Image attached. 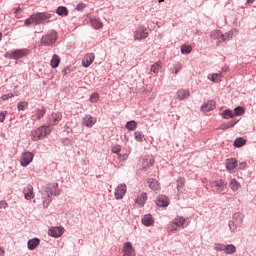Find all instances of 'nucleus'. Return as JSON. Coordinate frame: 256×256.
Listing matches in <instances>:
<instances>
[{
  "label": "nucleus",
  "instance_id": "31",
  "mask_svg": "<svg viewBox=\"0 0 256 256\" xmlns=\"http://www.w3.org/2000/svg\"><path fill=\"white\" fill-rule=\"evenodd\" d=\"M224 251L228 255H233V253L237 252V247H235V245H233V244H226L225 248H224Z\"/></svg>",
  "mask_w": 256,
  "mask_h": 256
},
{
  "label": "nucleus",
  "instance_id": "5",
  "mask_svg": "<svg viewBox=\"0 0 256 256\" xmlns=\"http://www.w3.org/2000/svg\"><path fill=\"white\" fill-rule=\"evenodd\" d=\"M29 53H31V50L27 48L16 49V50L7 52L5 57H7L8 59H13L15 61H18V59H23L24 57H27Z\"/></svg>",
  "mask_w": 256,
  "mask_h": 256
},
{
  "label": "nucleus",
  "instance_id": "45",
  "mask_svg": "<svg viewBox=\"0 0 256 256\" xmlns=\"http://www.w3.org/2000/svg\"><path fill=\"white\" fill-rule=\"evenodd\" d=\"M210 37L211 39H221V32L220 30H213L211 33H210Z\"/></svg>",
  "mask_w": 256,
  "mask_h": 256
},
{
  "label": "nucleus",
  "instance_id": "42",
  "mask_svg": "<svg viewBox=\"0 0 256 256\" xmlns=\"http://www.w3.org/2000/svg\"><path fill=\"white\" fill-rule=\"evenodd\" d=\"M219 77H221V73H214L211 75V77L208 76V79L213 83H219V81H221Z\"/></svg>",
  "mask_w": 256,
  "mask_h": 256
},
{
  "label": "nucleus",
  "instance_id": "28",
  "mask_svg": "<svg viewBox=\"0 0 256 256\" xmlns=\"http://www.w3.org/2000/svg\"><path fill=\"white\" fill-rule=\"evenodd\" d=\"M60 63H61V58L59 57V55L54 54L50 61V65H51L52 69H57V67H59Z\"/></svg>",
  "mask_w": 256,
  "mask_h": 256
},
{
  "label": "nucleus",
  "instance_id": "50",
  "mask_svg": "<svg viewBox=\"0 0 256 256\" xmlns=\"http://www.w3.org/2000/svg\"><path fill=\"white\" fill-rule=\"evenodd\" d=\"M9 207V204L5 200L0 201V209H7Z\"/></svg>",
  "mask_w": 256,
  "mask_h": 256
},
{
  "label": "nucleus",
  "instance_id": "22",
  "mask_svg": "<svg viewBox=\"0 0 256 256\" xmlns=\"http://www.w3.org/2000/svg\"><path fill=\"white\" fill-rule=\"evenodd\" d=\"M156 205H158V207H167L169 205V198L165 195L158 196Z\"/></svg>",
  "mask_w": 256,
  "mask_h": 256
},
{
  "label": "nucleus",
  "instance_id": "8",
  "mask_svg": "<svg viewBox=\"0 0 256 256\" xmlns=\"http://www.w3.org/2000/svg\"><path fill=\"white\" fill-rule=\"evenodd\" d=\"M33 157H35V155L31 152H24L22 153L21 157H20V165L21 167H27L29 166V164L33 161Z\"/></svg>",
  "mask_w": 256,
  "mask_h": 256
},
{
  "label": "nucleus",
  "instance_id": "52",
  "mask_svg": "<svg viewBox=\"0 0 256 256\" xmlns=\"http://www.w3.org/2000/svg\"><path fill=\"white\" fill-rule=\"evenodd\" d=\"M86 5L84 3H79L76 6L77 11H83V9H85Z\"/></svg>",
  "mask_w": 256,
  "mask_h": 256
},
{
  "label": "nucleus",
  "instance_id": "27",
  "mask_svg": "<svg viewBox=\"0 0 256 256\" xmlns=\"http://www.w3.org/2000/svg\"><path fill=\"white\" fill-rule=\"evenodd\" d=\"M61 119H63V115L60 112L53 113L50 120V125H57Z\"/></svg>",
  "mask_w": 256,
  "mask_h": 256
},
{
  "label": "nucleus",
  "instance_id": "56",
  "mask_svg": "<svg viewBox=\"0 0 256 256\" xmlns=\"http://www.w3.org/2000/svg\"><path fill=\"white\" fill-rule=\"evenodd\" d=\"M62 143L63 145H71V140H69V138H63Z\"/></svg>",
  "mask_w": 256,
  "mask_h": 256
},
{
  "label": "nucleus",
  "instance_id": "25",
  "mask_svg": "<svg viewBox=\"0 0 256 256\" xmlns=\"http://www.w3.org/2000/svg\"><path fill=\"white\" fill-rule=\"evenodd\" d=\"M136 203L140 207H145V203H147V193L143 192L136 198Z\"/></svg>",
  "mask_w": 256,
  "mask_h": 256
},
{
  "label": "nucleus",
  "instance_id": "9",
  "mask_svg": "<svg viewBox=\"0 0 256 256\" xmlns=\"http://www.w3.org/2000/svg\"><path fill=\"white\" fill-rule=\"evenodd\" d=\"M125 193H127V185L126 184H119L114 192L115 199H123L125 197Z\"/></svg>",
  "mask_w": 256,
  "mask_h": 256
},
{
  "label": "nucleus",
  "instance_id": "60",
  "mask_svg": "<svg viewBox=\"0 0 256 256\" xmlns=\"http://www.w3.org/2000/svg\"><path fill=\"white\" fill-rule=\"evenodd\" d=\"M2 37H3V34L0 32V41H1Z\"/></svg>",
  "mask_w": 256,
  "mask_h": 256
},
{
  "label": "nucleus",
  "instance_id": "43",
  "mask_svg": "<svg viewBox=\"0 0 256 256\" xmlns=\"http://www.w3.org/2000/svg\"><path fill=\"white\" fill-rule=\"evenodd\" d=\"M185 187V178L184 177H179L177 179V191H181Z\"/></svg>",
  "mask_w": 256,
  "mask_h": 256
},
{
  "label": "nucleus",
  "instance_id": "15",
  "mask_svg": "<svg viewBox=\"0 0 256 256\" xmlns=\"http://www.w3.org/2000/svg\"><path fill=\"white\" fill-rule=\"evenodd\" d=\"M93 61H95V54L94 53H89V54H86L84 56V58L82 59V67H89Z\"/></svg>",
  "mask_w": 256,
  "mask_h": 256
},
{
  "label": "nucleus",
  "instance_id": "35",
  "mask_svg": "<svg viewBox=\"0 0 256 256\" xmlns=\"http://www.w3.org/2000/svg\"><path fill=\"white\" fill-rule=\"evenodd\" d=\"M45 113H47V109L44 106H41L36 110L37 119H43L45 117Z\"/></svg>",
  "mask_w": 256,
  "mask_h": 256
},
{
  "label": "nucleus",
  "instance_id": "21",
  "mask_svg": "<svg viewBox=\"0 0 256 256\" xmlns=\"http://www.w3.org/2000/svg\"><path fill=\"white\" fill-rule=\"evenodd\" d=\"M237 167V159L229 158L226 160V169L229 173L233 172V170Z\"/></svg>",
  "mask_w": 256,
  "mask_h": 256
},
{
  "label": "nucleus",
  "instance_id": "44",
  "mask_svg": "<svg viewBox=\"0 0 256 256\" xmlns=\"http://www.w3.org/2000/svg\"><path fill=\"white\" fill-rule=\"evenodd\" d=\"M245 114V109L241 106H237L235 109H234V116L237 115L238 117H241V115H244Z\"/></svg>",
  "mask_w": 256,
  "mask_h": 256
},
{
  "label": "nucleus",
  "instance_id": "2",
  "mask_svg": "<svg viewBox=\"0 0 256 256\" xmlns=\"http://www.w3.org/2000/svg\"><path fill=\"white\" fill-rule=\"evenodd\" d=\"M51 133V129L49 126L42 125L35 130L31 131L30 137L32 141H41L45 139Z\"/></svg>",
  "mask_w": 256,
  "mask_h": 256
},
{
  "label": "nucleus",
  "instance_id": "17",
  "mask_svg": "<svg viewBox=\"0 0 256 256\" xmlns=\"http://www.w3.org/2000/svg\"><path fill=\"white\" fill-rule=\"evenodd\" d=\"M40 244H41V239L32 238V239L28 240L27 247H28L29 251H34V249H37V247H39Z\"/></svg>",
  "mask_w": 256,
  "mask_h": 256
},
{
  "label": "nucleus",
  "instance_id": "47",
  "mask_svg": "<svg viewBox=\"0 0 256 256\" xmlns=\"http://www.w3.org/2000/svg\"><path fill=\"white\" fill-rule=\"evenodd\" d=\"M181 69H183V66L181 65V63H177L176 65H174L172 73H175V75H177L179 71H181Z\"/></svg>",
  "mask_w": 256,
  "mask_h": 256
},
{
  "label": "nucleus",
  "instance_id": "11",
  "mask_svg": "<svg viewBox=\"0 0 256 256\" xmlns=\"http://www.w3.org/2000/svg\"><path fill=\"white\" fill-rule=\"evenodd\" d=\"M215 107H217V102L215 100H209L207 101V103H204L200 110L203 113H209V111H213V109H215Z\"/></svg>",
  "mask_w": 256,
  "mask_h": 256
},
{
  "label": "nucleus",
  "instance_id": "51",
  "mask_svg": "<svg viewBox=\"0 0 256 256\" xmlns=\"http://www.w3.org/2000/svg\"><path fill=\"white\" fill-rule=\"evenodd\" d=\"M6 115L7 111L0 112V123H3V121H5Z\"/></svg>",
  "mask_w": 256,
  "mask_h": 256
},
{
  "label": "nucleus",
  "instance_id": "36",
  "mask_svg": "<svg viewBox=\"0 0 256 256\" xmlns=\"http://www.w3.org/2000/svg\"><path fill=\"white\" fill-rule=\"evenodd\" d=\"M148 184L150 189H152L153 191H157V189H159V182L153 178H150L148 180Z\"/></svg>",
  "mask_w": 256,
  "mask_h": 256
},
{
  "label": "nucleus",
  "instance_id": "37",
  "mask_svg": "<svg viewBox=\"0 0 256 256\" xmlns=\"http://www.w3.org/2000/svg\"><path fill=\"white\" fill-rule=\"evenodd\" d=\"M180 51L182 55H189L193 51V48L190 45L184 44L181 46Z\"/></svg>",
  "mask_w": 256,
  "mask_h": 256
},
{
  "label": "nucleus",
  "instance_id": "3",
  "mask_svg": "<svg viewBox=\"0 0 256 256\" xmlns=\"http://www.w3.org/2000/svg\"><path fill=\"white\" fill-rule=\"evenodd\" d=\"M57 39V31L51 30L47 34L42 35L40 45H42V47H53V45L57 43Z\"/></svg>",
  "mask_w": 256,
  "mask_h": 256
},
{
  "label": "nucleus",
  "instance_id": "16",
  "mask_svg": "<svg viewBox=\"0 0 256 256\" xmlns=\"http://www.w3.org/2000/svg\"><path fill=\"white\" fill-rule=\"evenodd\" d=\"M23 194L26 201H31V199L35 197V193H33V186L31 184L27 185L23 190Z\"/></svg>",
  "mask_w": 256,
  "mask_h": 256
},
{
  "label": "nucleus",
  "instance_id": "59",
  "mask_svg": "<svg viewBox=\"0 0 256 256\" xmlns=\"http://www.w3.org/2000/svg\"><path fill=\"white\" fill-rule=\"evenodd\" d=\"M247 3L248 4H253V3H255V0H247Z\"/></svg>",
  "mask_w": 256,
  "mask_h": 256
},
{
  "label": "nucleus",
  "instance_id": "55",
  "mask_svg": "<svg viewBox=\"0 0 256 256\" xmlns=\"http://www.w3.org/2000/svg\"><path fill=\"white\" fill-rule=\"evenodd\" d=\"M216 251H225V244H222L220 246H215Z\"/></svg>",
  "mask_w": 256,
  "mask_h": 256
},
{
  "label": "nucleus",
  "instance_id": "26",
  "mask_svg": "<svg viewBox=\"0 0 256 256\" xmlns=\"http://www.w3.org/2000/svg\"><path fill=\"white\" fill-rule=\"evenodd\" d=\"M220 41H218V43H221V41H223V43H228V41H231V39H233V31H228L226 33H221V37H220Z\"/></svg>",
  "mask_w": 256,
  "mask_h": 256
},
{
  "label": "nucleus",
  "instance_id": "12",
  "mask_svg": "<svg viewBox=\"0 0 256 256\" xmlns=\"http://www.w3.org/2000/svg\"><path fill=\"white\" fill-rule=\"evenodd\" d=\"M95 123H97V119L93 118V116L89 114L85 115L82 119V125L84 127H88L89 129H91Z\"/></svg>",
  "mask_w": 256,
  "mask_h": 256
},
{
  "label": "nucleus",
  "instance_id": "14",
  "mask_svg": "<svg viewBox=\"0 0 256 256\" xmlns=\"http://www.w3.org/2000/svg\"><path fill=\"white\" fill-rule=\"evenodd\" d=\"M141 164H142V171H147L149 167H153V165L155 164V159H153V157L143 158L141 160Z\"/></svg>",
  "mask_w": 256,
  "mask_h": 256
},
{
  "label": "nucleus",
  "instance_id": "7",
  "mask_svg": "<svg viewBox=\"0 0 256 256\" xmlns=\"http://www.w3.org/2000/svg\"><path fill=\"white\" fill-rule=\"evenodd\" d=\"M211 188L213 193H225L227 190V182L223 179L212 182Z\"/></svg>",
  "mask_w": 256,
  "mask_h": 256
},
{
  "label": "nucleus",
  "instance_id": "1",
  "mask_svg": "<svg viewBox=\"0 0 256 256\" xmlns=\"http://www.w3.org/2000/svg\"><path fill=\"white\" fill-rule=\"evenodd\" d=\"M51 19H53V14L49 12H36L24 21V25L26 27H31V25H45L51 23Z\"/></svg>",
  "mask_w": 256,
  "mask_h": 256
},
{
  "label": "nucleus",
  "instance_id": "32",
  "mask_svg": "<svg viewBox=\"0 0 256 256\" xmlns=\"http://www.w3.org/2000/svg\"><path fill=\"white\" fill-rule=\"evenodd\" d=\"M247 143V140H245L243 137H238L234 141V147L237 149L244 147V145Z\"/></svg>",
  "mask_w": 256,
  "mask_h": 256
},
{
  "label": "nucleus",
  "instance_id": "18",
  "mask_svg": "<svg viewBox=\"0 0 256 256\" xmlns=\"http://www.w3.org/2000/svg\"><path fill=\"white\" fill-rule=\"evenodd\" d=\"M190 96H191V92H189V90L180 89L177 91L178 101H183L185 99H189Z\"/></svg>",
  "mask_w": 256,
  "mask_h": 256
},
{
  "label": "nucleus",
  "instance_id": "33",
  "mask_svg": "<svg viewBox=\"0 0 256 256\" xmlns=\"http://www.w3.org/2000/svg\"><path fill=\"white\" fill-rule=\"evenodd\" d=\"M173 225H176V227H183L185 225V218L183 216H177L174 220H172Z\"/></svg>",
  "mask_w": 256,
  "mask_h": 256
},
{
  "label": "nucleus",
  "instance_id": "58",
  "mask_svg": "<svg viewBox=\"0 0 256 256\" xmlns=\"http://www.w3.org/2000/svg\"><path fill=\"white\" fill-rule=\"evenodd\" d=\"M0 256H5V248L0 247Z\"/></svg>",
  "mask_w": 256,
  "mask_h": 256
},
{
  "label": "nucleus",
  "instance_id": "38",
  "mask_svg": "<svg viewBox=\"0 0 256 256\" xmlns=\"http://www.w3.org/2000/svg\"><path fill=\"white\" fill-rule=\"evenodd\" d=\"M125 127L128 131H135L137 129V122L135 120L128 121Z\"/></svg>",
  "mask_w": 256,
  "mask_h": 256
},
{
  "label": "nucleus",
  "instance_id": "6",
  "mask_svg": "<svg viewBox=\"0 0 256 256\" xmlns=\"http://www.w3.org/2000/svg\"><path fill=\"white\" fill-rule=\"evenodd\" d=\"M149 37V30L143 25H139L134 31V41H143Z\"/></svg>",
  "mask_w": 256,
  "mask_h": 256
},
{
  "label": "nucleus",
  "instance_id": "34",
  "mask_svg": "<svg viewBox=\"0 0 256 256\" xmlns=\"http://www.w3.org/2000/svg\"><path fill=\"white\" fill-rule=\"evenodd\" d=\"M223 119H233L235 117V113L231 109H226L222 112Z\"/></svg>",
  "mask_w": 256,
  "mask_h": 256
},
{
  "label": "nucleus",
  "instance_id": "10",
  "mask_svg": "<svg viewBox=\"0 0 256 256\" xmlns=\"http://www.w3.org/2000/svg\"><path fill=\"white\" fill-rule=\"evenodd\" d=\"M64 231L65 228H63L62 226H56L49 229L48 235L57 239L58 237H61V235H63Z\"/></svg>",
  "mask_w": 256,
  "mask_h": 256
},
{
  "label": "nucleus",
  "instance_id": "61",
  "mask_svg": "<svg viewBox=\"0 0 256 256\" xmlns=\"http://www.w3.org/2000/svg\"><path fill=\"white\" fill-rule=\"evenodd\" d=\"M124 159H127V154L124 155Z\"/></svg>",
  "mask_w": 256,
  "mask_h": 256
},
{
  "label": "nucleus",
  "instance_id": "13",
  "mask_svg": "<svg viewBox=\"0 0 256 256\" xmlns=\"http://www.w3.org/2000/svg\"><path fill=\"white\" fill-rule=\"evenodd\" d=\"M122 251L123 256H135V248H133V244H131V242L124 243Z\"/></svg>",
  "mask_w": 256,
  "mask_h": 256
},
{
  "label": "nucleus",
  "instance_id": "29",
  "mask_svg": "<svg viewBox=\"0 0 256 256\" xmlns=\"http://www.w3.org/2000/svg\"><path fill=\"white\" fill-rule=\"evenodd\" d=\"M56 13L57 15H59L60 17H67V15H69V10L67 9V7L65 6H59L56 9Z\"/></svg>",
  "mask_w": 256,
  "mask_h": 256
},
{
  "label": "nucleus",
  "instance_id": "40",
  "mask_svg": "<svg viewBox=\"0 0 256 256\" xmlns=\"http://www.w3.org/2000/svg\"><path fill=\"white\" fill-rule=\"evenodd\" d=\"M162 69V66H161V62L158 61V62H155L152 66H151V71L152 73H159V71H161Z\"/></svg>",
  "mask_w": 256,
  "mask_h": 256
},
{
  "label": "nucleus",
  "instance_id": "41",
  "mask_svg": "<svg viewBox=\"0 0 256 256\" xmlns=\"http://www.w3.org/2000/svg\"><path fill=\"white\" fill-rule=\"evenodd\" d=\"M28 107H29V103H27V101H20L17 104L18 111H25V109H27Z\"/></svg>",
  "mask_w": 256,
  "mask_h": 256
},
{
  "label": "nucleus",
  "instance_id": "46",
  "mask_svg": "<svg viewBox=\"0 0 256 256\" xmlns=\"http://www.w3.org/2000/svg\"><path fill=\"white\" fill-rule=\"evenodd\" d=\"M90 103H97L99 101V93L94 92L90 95L89 98Z\"/></svg>",
  "mask_w": 256,
  "mask_h": 256
},
{
  "label": "nucleus",
  "instance_id": "30",
  "mask_svg": "<svg viewBox=\"0 0 256 256\" xmlns=\"http://www.w3.org/2000/svg\"><path fill=\"white\" fill-rule=\"evenodd\" d=\"M230 189L232 191H239V189H241V183H239V181H237V179L233 178L230 180Z\"/></svg>",
  "mask_w": 256,
  "mask_h": 256
},
{
  "label": "nucleus",
  "instance_id": "19",
  "mask_svg": "<svg viewBox=\"0 0 256 256\" xmlns=\"http://www.w3.org/2000/svg\"><path fill=\"white\" fill-rule=\"evenodd\" d=\"M155 223V220L153 219V215L151 214H145L142 217V225H145V227H151Z\"/></svg>",
  "mask_w": 256,
  "mask_h": 256
},
{
  "label": "nucleus",
  "instance_id": "39",
  "mask_svg": "<svg viewBox=\"0 0 256 256\" xmlns=\"http://www.w3.org/2000/svg\"><path fill=\"white\" fill-rule=\"evenodd\" d=\"M144 138H145V134H143V132H141V131L134 132V139L138 143H143Z\"/></svg>",
  "mask_w": 256,
  "mask_h": 256
},
{
  "label": "nucleus",
  "instance_id": "57",
  "mask_svg": "<svg viewBox=\"0 0 256 256\" xmlns=\"http://www.w3.org/2000/svg\"><path fill=\"white\" fill-rule=\"evenodd\" d=\"M177 227L179 226H176V224H173V221H172L170 224V231H177Z\"/></svg>",
  "mask_w": 256,
  "mask_h": 256
},
{
  "label": "nucleus",
  "instance_id": "53",
  "mask_svg": "<svg viewBox=\"0 0 256 256\" xmlns=\"http://www.w3.org/2000/svg\"><path fill=\"white\" fill-rule=\"evenodd\" d=\"M53 193L55 197H59V195H61V189H59V187L54 188Z\"/></svg>",
  "mask_w": 256,
  "mask_h": 256
},
{
  "label": "nucleus",
  "instance_id": "54",
  "mask_svg": "<svg viewBox=\"0 0 256 256\" xmlns=\"http://www.w3.org/2000/svg\"><path fill=\"white\" fill-rule=\"evenodd\" d=\"M239 169H241L242 171H245V169H247V163L241 162L239 164Z\"/></svg>",
  "mask_w": 256,
  "mask_h": 256
},
{
  "label": "nucleus",
  "instance_id": "23",
  "mask_svg": "<svg viewBox=\"0 0 256 256\" xmlns=\"http://www.w3.org/2000/svg\"><path fill=\"white\" fill-rule=\"evenodd\" d=\"M57 187H59V183L57 182L46 185L45 191L46 193H48V199H50V201H51V195H54L53 191L54 189H57Z\"/></svg>",
  "mask_w": 256,
  "mask_h": 256
},
{
  "label": "nucleus",
  "instance_id": "48",
  "mask_svg": "<svg viewBox=\"0 0 256 256\" xmlns=\"http://www.w3.org/2000/svg\"><path fill=\"white\" fill-rule=\"evenodd\" d=\"M112 153H115V155H119L121 153V145H116L112 148Z\"/></svg>",
  "mask_w": 256,
  "mask_h": 256
},
{
  "label": "nucleus",
  "instance_id": "49",
  "mask_svg": "<svg viewBox=\"0 0 256 256\" xmlns=\"http://www.w3.org/2000/svg\"><path fill=\"white\" fill-rule=\"evenodd\" d=\"M11 97H15V95L13 93H7V94H4L2 95V99L3 101H7V99H11Z\"/></svg>",
  "mask_w": 256,
  "mask_h": 256
},
{
  "label": "nucleus",
  "instance_id": "4",
  "mask_svg": "<svg viewBox=\"0 0 256 256\" xmlns=\"http://www.w3.org/2000/svg\"><path fill=\"white\" fill-rule=\"evenodd\" d=\"M243 219H244V216L242 213L235 212L233 214L232 220L228 222L229 229L232 233H235V231H237V228L243 225Z\"/></svg>",
  "mask_w": 256,
  "mask_h": 256
},
{
  "label": "nucleus",
  "instance_id": "20",
  "mask_svg": "<svg viewBox=\"0 0 256 256\" xmlns=\"http://www.w3.org/2000/svg\"><path fill=\"white\" fill-rule=\"evenodd\" d=\"M90 24L93 29H103V22L97 17H90Z\"/></svg>",
  "mask_w": 256,
  "mask_h": 256
},
{
  "label": "nucleus",
  "instance_id": "24",
  "mask_svg": "<svg viewBox=\"0 0 256 256\" xmlns=\"http://www.w3.org/2000/svg\"><path fill=\"white\" fill-rule=\"evenodd\" d=\"M236 123H239V120H231L229 122H224L220 125V129H222V131H227V129L235 127Z\"/></svg>",
  "mask_w": 256,
  "mask_h": 256
}]
</instances>
